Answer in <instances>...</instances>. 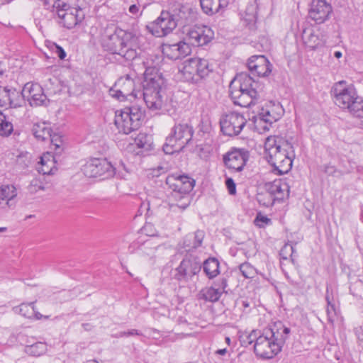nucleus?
Masks as SVG:
<instances>
[{"mask_svg": "<svg viewBox=\"0 0 363 363\" xmlns=\"http://www.w3.org/2000/svg\"><path fill=\"white\" fill-rule=\"evenodd\" d=\"M268 162L278 174H284L292 167L295 157L293 145L281 137L269 136L264 143Z\"/></svg>", "mask_w": 363, "mask_h": 363, "instance_id": "nucleus-1", "label": "nucleus"}, {"mask_svg": "<svg viewBox=\"0 0 363 363\" xmlns=\"http://www.w3.org/2000/svg\"><path fill=\"white\" fill-rule=\"evenodd\" d=\"M143 90L134 92L135 97L141 99L147 108L151 111H159L162 108L163 94L165 89V80L161 74L152 72V69H147L144 74L142 83Z\"/></svg>", "mask_w": 363, "mask_h": 363, "instance_id": "nucleus-2", "label": "nucleus"}, {"mask_svg": "<svg viewBox=\"0 0 363 363\" xmlns=\"http://www.w3.org/2000/svg\"><path fill=\"white\" fill-rule=\"evenodd\" d=\"M258 84L247 72L237 74L229 86L230 96L235 105L250 107L259 99Z\"/></svg>", "mask_w": 363, "mask_h": 363, "instance_id": "nucleus-3", "label": "nucleus"}, {"mask_svg": "<svg viewBox=\"0 0 363 363\" xmlns=\"http://www.w3.org/2000/svg\"><path fill=\"white\" fill-rule=\"evenodd\" d=\"M166 184L172 190L169 196V209L174 212L186 209L190 204L189 193L194 187V180L185 175L172 174L166 178Z\"/></svg>", "mask_w": 363, "mask_h": 363, "instance_id": "nucleus-4", "label": "nucleus"}, {"mask_svg": "<svg viewBox=\"0 0 363 363\" xmlns=\"http://www.w3.org/2000/svg\"><path fill=\"white\" fill-rule=\"evenodd\" d=\"M194 132L191 124L184 121L176 122L163 145L164 153L171 155L183 150L191 142Z\"/></svg>", "mask_w": 363, "mask_h": 363, "instance_id": "nucleus-5", "label": "nucleus"}, {"mask_svg": "<svg viewBox=\"0 0 363 363\" xmlns=\"http://www.w3.org/2000/svg\"><path fill=\"white\" fill-rule=\"evenodd\" d=\"M145 117L144 108L137 104L126 106L118 113L116 112L114 123L119 132L124 134L138 130Z\"/></svg>", "mask_w": 363, "mask_h": 363, "instance_id": "nucleus-6", "label": "nucleus"}, {"mask_svg": "<svg viewBox=\"0 0 363 363\" xmlns=\"http://www.w3.org/2000/svg\"><path fill=\"white\" fill-rule=\"evenodd\" d=\"M53 7L57 10L58 17L62 21L63 26L68 29L74 28L81 23L85 16L84 11L78 4L71 6L65 0H57Z\"/></svg>", "mask_w": 363, "mask_h": 363, "instance_id": "nucleus-7", "label": "nucleus"}, {"mask_svg": "<svg viewBox=\"0 0 363 363\" xmlns=\"http://www.w3.org/2000/svg\"><path fill=\"white\" fill-rule=\"evenodd\" d=\"M82 170L87 177H99L102 180L113 177L116 173L111 162L101 158L89 160L83 165Z\"/></svg>", "mask_w": 363, "mask_h": 363, "instance_id": "nucleus-8", "label": "nucleus"}, {"mask_svg": "<svg viewBox=\"0 0 363 363\" xmlns=\"http://www.w3.org/2000/svg\"><path fill=\"white\" fill-rule=\"evenodd\" d=\"M331 95L335 104L342 109L350 108L357 96L354 88L347 85L345 81H340L334 84L331 89Z\"/></svg>", "mask_w": 363, "mask_h": 363, "instance_id": "nucleus-9", "label": "nucleus"}, {"mask_svg": "<svg viewBox=\"0 0 363 363\" xmlns=\"http://www.w3.org/2000/svg\"><path fill=\"white\" fill-rule=\"evenodd\" d=\"M176 28V23L168 11H162L155 21L146 26L147 30L157 38L167 35Z\"/></svg>", "mask_w": 363, "mask_h": 363, "instance_id": "nucleus-10", "label": "nucleus"}, {"mask_svg": "<svg viewBox=\"0 0 363 363\" xmlns=\"http://www.w3.org/2000/svg\"><path fill=\"white\" fill-rule=\"evenodd\" d=\"M201 269V264L197 257L191 255L186 256L176 269L174 278L179 281L187 282L197 274Z\"/></svg>", "mask_w": 363, "mask_h": 363, "instance_id": "nucleus-11", "label": "nucleus"}, {"mask_svg": "<svg viewBox=\"0 0 363 363\" xmlns=\"http://www.w3.org/2000/svg\"><path fill=\"white\" fill-rule=\"evenodd\" d=\"M247 120L244 116L236 112L226 114L220 120V129L224 135L235 136L240 133L246 124Z\"/></svg>", "mask_w": 363, "mask_h": 363, "instance_id": "nucleus-12", "label": "nucleus"}, {"mask_svg": "<svg viewBox=\"0 0 363 363\" xmlns=\"http://www.w3.org/2000/svg\"><path fill=\"white\" fill-rule=\"evenodd\" d=\"M133 38L131 33L123 30L115 31L104 40V47L111 52L118 55L123 48L129 46V41Z\"/></svg>", "mask_w": 363, "mask_h": 363, "instance_id": "nucleus-13", "label": "nucleus"}, {"mask_svg": "<svg viewBox=\"0 0 363 363\" xmlns=\"http://www.w3.org/2000/svg\"><path fill=\"white\" fill-rule=\"evenodd\" d=\"M19 102L24 103L26 99L31 106H42L45 104L47 96L43 88L38 84L26 83L20 95Z\"/></svg>", "mask_w": 363, "mask_h": 363, "instance_id": "nucleus-14", "label": "nucleus"}, {"mask_svg": "<svg viewBox=\"0 0 363 363\" xmlns=\"http://www.w3.org/2000/svg\"><path fill=\"white\" fill-rule=\"evenodd\" d=\"M213 38V30L206 26H195L188 30L186 40L194 46L208 44Z\"/></svg>", "mask_w": 363, "mask_h": 363, "instance_id": "nucleus-15", "label": "nucleus"}, {"mask_svg": "<svg viewBox=\"0 0 363 363\" xmlns=\"http://www.w3.org/2000/svg\"><path fill=\"white\" fill-rule=\"evenodd\" d=\"M332 12L333 7L326 0H312L308 16L316 23L320 24L329 19Z\"/></svg>", "mask_w": 363, "mask_h": 363, "instance_id": "nucleus-16", "label": "nucleus"}, {"mask_svg": "<svg viewBox=\"0 0 363 363\" xmlns=\"http://www.w3.org/2000/svg\"><path fill=\"white\" fill-rule=\"evenodd\" d=\"M249 159V152L243 149H235L223 157L225 165L230 169L241 172Z\"/></svg>", "mask_w": 363, "mask_h": 363, "instance_id": "nucleus-17", "label": "nucleus"}, {"mask_svg": "<svg viewBox=\"0 0 363 363\" xmlns=\"http://www.w3.org/2000/svg\"><path fill=\"white\" fill-rule=\"evenodd\" d=\"M274 345V342L264 332L262 335L256 338L254 352L257 356L263 359H272L280 352Z\"/></svg>", "mask_w": 363, "mask_h": 363, "instance_id": "nucleus-18", "label": "nucleus"}, {"mask_svg": "<svg viewBox=\"0 0 363 363\" xmlns=\"http://www.w3.org/2000/svg\"><path fill=\"white\" fill-rule=\"evenodd\" d=\"M264 332L266 335L274 342V347H276V348L281 351L290 333V329L284 327L283 324L279 322L264 329Z\"/></svg>", "mask_w": 363, "mask_h": 363, "instance_id": "nucleus-19", "label": "nucleus"}, {"mask_svg": "<svg viewBox=\"0 0 363 363\" xmlns=\"http://www.w3.org/2000/svg\"><path fill=\"white\" fill-rule=\"evenodd\" d=\"M247 67L252 74L267 77L271 73L272 65L264 55H254L249 58Z\"/></svg>", "mask_w": 363, "mask_h": 363, "instance_id": "nucleus-20", "label": "nucleus"}, {"mask_svg": "<svg viewBox=\"0 0 363 363\" xmlns=\"http://www.w3.org/2000/svg\"><path fill=\"white\" fill-rule=\"evenodd\" d=\"M289 184L286 179H275L265 184V190L274 199V201H282L289 196Z\"/></svg>", "mask_w": 363, "mask_h": 363, "instance_id": "nucleus-21", "label": "nucleus"}, {"mask_svg": "<svg viewBox=\"0 0 363 363\" xmlns=\"http://www.w3.org/2000/svg\"><path fill=\"white\" fill-rule=\"evenodd\" d=\"M17 194V189L13 185H1L0 186L1 208L5 211L14 208L16 206L15 198Z\"/></svg>", "mask_w": 363, "mask_h": 363, "instance_id": "nucleus-22", "label": "nucleus"}, {"mask_svg": "<svg viewBox=\"0 0 363 363\" xmlns=\"http://www.w3.org/2000/svg\"><path fill=\"white\" fill-rule=\"evenodd\" d=\"M15 96L20 97L19 93L16 89H9L7 87L0 86V107L10 106L16 108L21 106L19 99L16 101L13 99Z\"/></svg>", "mask_w": 363, "mask_h": 363, "instance_id": "nucleus-23", "label": "nucleus"}, {"mask_svg": "<svg viewBox=\"0 0 363 363\" xmlns=\"http://www.w3.org/2000/svg\"><path fill=\"white\" fill-rule=\"evenodd\" d=\"M229 0H200L203 11L208 15H213L227 7Z\"/></svg>", "mask_w": 363, "mask_h": 363, "instance_id": "nucleus-24", "label": "nucleus"}, {"mask_svg": "<svg viewBox=\"0 0 363 363\" xmlns=\"http://www.w3.org/2000/svg\"><path fill=\"white\" fill-rule=\"evenodd\" d=\"M302 40L310 50H315L322 45V40L313 29H305L302 33Z\"/></svg>", "mask_w": 363, "mask_h": 363, "instance_id": "nucleus-25", "label": "nucleus"}, {"mask_svg": "<svg viewBox=\"0 0 363 363\" xmlns=\"http://www.w3.org/2000/svg\"><path fill=\"white\" fill-rule=\"evenodd\" d=\"M118 85L121 86V89H119L121 95H124L125 98L130 96L136 99L134 92H137L138 90L134 88L135 84L133 79L128 75H126L124 78L119 79Z\"/></svg>", "mask_w": 363, "mask_h": 363, "instance_id": "nucleus-26", "label": "nucleus"}, {"mask_svg": "<svg viewBox=\"0 0 363 363\" xmlns=\"http://www.w3.org/2000/svg\"><path fill=\"white\" fill-rule=\"evenodd\" d=\"M196 66L197 64H196L194 58H190L184 62L182 72L187 80L196 82L199 79Z\"/></svg>", "mask_w": 363, "mask_h": 363, "instance_id": "nucleus-27", "label": "nucleus"}, {"mask_svg": "<svg viewBox=\"0 0 363 363\" xmlns=\"http://www.w3.org/2000/svg\"><path fill=\"white\" fill-rule=\"evenodd\" d=\"M222 291L219 289L213 286L205 287L199 291L198 298L214 303L219 300Z\"/></svg>", "mask_w": 363, "mask_h": 363, "instance_id": "nucleus-28", "label": "nucleus"}, {"mask_svg": "<svg viewBox=\"0 0 363 363\" xmlns=\"http://www.w3.org/2000/svg\"><path fill=\"white\" fill-rule=\"evenodd\" d=\"M54 160V157L50 153L48 152L44 154L40 157V162L39 163V167H38V172L43 175L52 174V167H54L55 163Z\"/></svg>", "mask_w": 363, "mask_h": 363, "instance_id": "nucleus-29", "label": "nucleus"}, {"mask_svg": "<svg viewBox=\"0 0 363 363\" xmlns=\"http://www.w3.org/2000/svg\"><path fill=\"white\" fill-rule=\"evenodd\" d=\"M32 131L34 136L42 141L51 137L52 130L45 123L34 124Z\"/></svg>", "mask_w": 363, "mask_h": 363, "instance_id": "nucleus-30", "label": "nucleus"}, {"mask_svg": "<svg viewBox=\"0 0 363 363\" xmlns=\"http://www.w3.org/2000/svg\"><path fill=\"white\" fill-rule=\"evenodd\" d=\"M204 237V231L198 230L194 235H188L184 240V244L189 248H197L201 245Z\"/></svg>", "mask_w": 363, "mask_h": 363, "instance_id": "nucleus-31", "label": "nucleus"}, {"mask_svg": "<svg viewBox=\"0 0 363 363\" xmlns=\"http://www.w3.org/2000/svg\"><path fill=\"white\" fill-rule=\"evenodd\" d=\"M203 271L209 279L216 277L219 274V262L216 258H209L203 262Z\"/></svg>", "mask_w": 363, "mask_h": 363, "instance_id": "nucleus-32", "label": "nucleus"}, {"mask_svg": "<svg viewBox=\"0 0 363 363\" xmlns=\"http://www.w3.org/2000/svg\"><path fill=\"white\" fill-rule=\"evenodd\" d=\"M325 300L327 301L326 313L328 320L330 323H333L337 316V310L334 303L333 297L329 294L328 288L326 290Z\"/></svg>", "mask_w": 363, "mask_h": 363, "instance_id": "nucleus-33", "label": "nucleus"}, {"mask_svg": "<svg viewBox=\"0 0 363 363\" xmlns=\"http://www.w3.org/2000/svg\"><path fill=\"white\" fill-rule=\"evenodd\" d=\"M186 11L187 9L183 6L176 7L172 11H169L174 23H176V27L179 23L184 25L186 23Z\"/></svg>", "mask_w": 363, "mask_h": 363, "instance_id": "nucleus-34", "label": "nucleus"}, {"mask_svg": "<svg viewBox=\"0 0 363 363\" xmlns=\"http://www.w3.org/2000/svg\"><path fill=\"white\" fill-rule=\"evenodd\" d=\"M196 67L198 68L197 74L199 79L204 78L208 76V74L212 71L209 67L208 61L206 59L195 57Z\"/></svg>", "mask_w": 363, "mask_h": 363, "instance_id": "nucleus-35", "label": "nucleus"}, {"mask_svg": "<svg viewBox=\"0 0 363 363\" xmlns=\"http://www.w3.org/2000/svg\"><path fill=\"white\" fill-rule=\"evenodd\" d=\"M349 112L354 116L357 118L363 117V99L357 96V99L354 100L350 108H347Z\"/></svg>", "mask_w": 363, "mask_h": 363, "instance_id": "nucleus-36", "label": "nucleus"}, {"mask_svg": "<svg viewBox=\"0 0 363 363\" xmlns=\"http://www.w3.org/2000/svg\"><path fill=\"white\" fill-rule=\"evenodd\" d=\"M13 124L6 119V116L0 111V135L9 136L13 132Z\"/></svg>", "mask_w": 363, "mask_h": 363, "instance_id": "nucleus-37", "label": "nucleus"}, {"mask_svg": "<svg viewBox=\"0 0 363 363\" xmlns=\"http://www.w3.org/2000/svg\"><path fill=\"white\" fill-rule=\"evenodd\" d=\"M46 345L43 342H38L32 345L27 346L26 352L32 356H40L46 351Z\"/></svg>", "mask_w": 363, "mask_h": 363, "instance_id": "nucleus-38", "label": "nucleus"}, {"mask_svg": "<svg viewBox=\"0 0 363 363\" xmlns=\"http://www.w3.org/2000/svg\"><path fill=\"white\" fill-rule=\"evenodd\" d=\"M242 275L247 279H252L257 274L256 269L249 262H244L239 266Z\"/></svg>", "mask_w": 363, "mask_h": 363, "instance_id": "nucleus-39", "label": "nucleus"}, {"mask_svg": "<svg viewBox=\"0 0 363 363\" xmlns=\"http://www.w3.org/2000/svg\"><path fill=\"white\" fill-rule=\"evenodd\" d=\"M136 145L140 148L149 150L152 145L151 136L145 133H140L135 138Z\"/></svg>", "mask_w": 363, "mask_h": 363, "instance_id": "nucleus-40", "label": "nucleus"}, {"mask_svg": "<svg viewBox=\"0 0 363 363\" xmlns=\"http://www.w3.org/2000/svg\"><path fill=\"white\" fill-rule=\"evenodd\" d=\"M19 313L28 318H33L35 314L34 303H22L19 306Z\"/></svg>", "mask_w": 363, "mask_h": 363, "instance_id": "nucleus-41", "label": "nucleus"}, {"mask_svg": "<svg viewBox=\"0 0 363 363\" xmlns=\"http://www.w3.org/2000/svg\"><path fill=\"white\" fill-rule=\"evenodd\" d=\"M164 50L169 58L172 60L181 59L180 55L178 52L177 43L174 44H164Z\"/></svg>", "mask_w": 363, "mask_h": 363, "instance_id": "nucleus-42", "label": "nucleus"}, {"mask_svg": "<svg viewBox=\"0 0 363 363\" xmlns=\"http://www.w3.org/2000/svg\"><path fill=\"white\" fill-rule=\"evenodd\" d=\"M257 200L259 204L269 207L272 206L274 203V199L272 198V196L265 190L264 192L259 193L257 196Z\"/></svg>", "mask_w": 363, "mask_h": 363, "instance_id": "nucleus-43", "label": "nucleus"}, {"mask_svg": "<svg viewBox=\"0 0 363 363\" xmlns=\"http://www.w3.org/2000/svg\"><path fill=\"white\" fill-rule=\"evenodd\" d=\"M178 52L180 55V58H183L189 55L191 52V43L186 40V37L183 40L177 43Z\"/></svg>", "mask_w": 363, "mask_h": 363, "instance_id": "nucleus-44", "label": "nucleus"}, {"mask_svg": "<svg viewBox=\"0 0 363 363\" xmlns=\"http://www.w3.org/2000/svg\"><path fill=\"white\" fill-rule=\"evenodd\" d=\"M28 189L30 194H35L39 190H44L45 187L40 178H35L30 182Z\"/></svg>", "mask_w": 363, "mask_h": 363, "instance_id": "nucleus-45", "label": "nucleus"}, {"mask_svg": "<svg viewBox=\"0 0 363 363\" xmlns=\"http://www.w3.org/2000/svg\"><path fill=\"white\" fill-rule=\"evenodd\" d=\"M294 253V247L291 244H285L280 250V256L283 259H287L290 257L292 260Z\"/></svg>", "mask_w": 363, "mask_h": 363, "instance_id": "nucleus-46", "label": "nucleus"}, {"mask_svg": "<svg viewBox=\"0 0 363 363\" xmlns=\"http://www.w3.org/2000/svg\"><path fill=\"white\" fill-rule=\"evenodd\" d=\"M127 60H131L136 57L137 52L135 49L132 48L131 43L129 41V46L126 48H123L118 54Z\"/></svg>", "mask_w": 363, "mask_h": 363, "instance_id": "nucleus-47", "label": "nucleus"}, {"mask_svg": "<svg viewBox=\"0 0 363 363\" xmlns=\"http://www.w3.org/2000/svg\"><path fill=\"white\" fill-rule=\"evenodd\" d=\"M50 141L52 145L55 146V150L56 154H60L61 153V146L62 145V140L61 139V136L58 134H52L51 137L48 138Z\"/></svg>", "mask_w": 363, "mask_h": 363, "instance_id": "nucleus-48", "label": "nucleus"}, {"mask_svg": "<svg viewBox=\"0 0 363 363\" xmlns=\"http://www.w3.org/2000/svg\"><path fill=\"white\" fill-rule=\"evenodd\" d=\"M324 172L330 176L337 177L339 175H342V173L340 171H338L334 166L330 164H326L324 167Z\"/></svg>", "mask_w": 363, "mask_h": 363, "instance_id": "nucleus-49", "label": "nucleus"}, {"mask_svg": "<svg viewBox=\"0 0 363 363\" xmlns=\"http://www.w3.org/2000/svg\"><path fill=\"white\" fill-rule=\"evenodd\" d=\"M262 121L272 124L274 121H277V118L270 114L269 111H263L260 116Z\"/></svg>", "mask_w": 363, "mask_h": 363, "instance_id": "nucleus-50", "label": "nucleus"}, {"mask_svg": "<svg viewBox=\"0 0 363 363\" xmlns=\"http://www.w3.org/2000/svg\"><path fill=\"white\" fill-rule=\"evenodd\" d=\"M262 121L272 124L274 121H277V118L270 114L269 111H263L260 116Z\"/></svg>", "mask_w": 363, "mask_h": 363, "instance_id": "nucleus-51", "label": "nucleus"}, {"mask_svg": "<svg viewBox=\"0 0 363 363\" xmlns=\"http://www.w3.org/2000/svg\"><path fill=\"white\" fill-rule=\"evenodd\" d=\"M225 185L228 189L229 194L234 195L236 193L235 184L232 178H227Z\"/></svg>", "mask_w": 363, "mask_h": 363, "instance_id": "nucleus-52", "label": "nucleus"}, {"mask_svg": "<svg viewBox=\"0 0 363 363\" xmlns=\"http://www.w3.org/2000/svg\"><path fill=\"white\" fill-rule=\"evenodd\" d=\"M165 172L163 167L159 166L157 168L150 169V175L152 177H158Z\"/></svg>", "mask_w": 363, "mask_h": 363, "instance_id": "nucleus-53", "label": "nucleus"}, {"mask_svg": "<svg viewBox=\"0 0 363 363\" xmlns=\"http://www.w3.org/2000/svg\"><path fill=\"white\" fill-rule=\"evenodd\" d=\"M216 285L218 286L217 289H219V290L221 291L222 293L225 292V289L228 286L227 279L225 278H222L221 279L218 281Z\"/></svg>", "mask_w": 363, "mask_h": 363, "instance_id": "nucleus-54", "label": "nucleus"}, {"mask_svg": "<svg viewBox=\"0 0 363 363\" xmlns=\"http://www.w3.org/2000/svg\"><path fill=\"white\" fill-rule=\"evenodd\" d=\"M110 92H111V96L113 97H115V98H116L117 99H118L120 101H123V100H125L126 99L124 96V95H121L120 94L119 89L115 90V89H111L110 90Z\"/></svg>", "mask_w": 363, "mask_h": 363, "instance_id": "nucleus-55", "label": "nucleus"}, {"mask_svg": "<svg viewBox=\"0 0 363 363\" xmlns=\"http://www.w3.org/2000/svg\"><path fill=\"white\" fill-rule=\"evenodd\" d=\"M56 53L60 60H64L66 57V52L64 49L59 45L56 46Z\"/></svg>", "mask_w": 363, "mask_h": 363, "instance_id": "nucleus-56", "label": "nucleus"}, {"mask_svg": "<svg viewBox=\"0 0 363 363\" xmlns=\"http://www.w3.org/2000/svg\"><path fill=\"white\" fill-rule=\"evenodd\" d=\"M262 222V223H264L266 224L269 223L271 222L270 219L268 218L266 216H261V215H258L257 217H256V219H255V222L256 223H258V222Z\"/></svg>", "mask_w": 363, "mask_h": 363, "instance_id": "nucleus-57", "label": "nucleus"}, {"mask_svg": "<svg viewBox=\"0 0 363 363\" xmlns=\"http://www.w3.org/2000/svg\"><path fill=\"white\" fill-rule=\"evenodd\" d=\"M129 12L133 15H137L139 12V6L137 4H133L129 6Z\"/></svg>", "mask_w": 363, "mask_h": 363, "instance_id": "nucleus-58", "label": "nucleus"}, {"mask_svg": "<svg viewBox=\"0 0 363 363\" xmlns=\"http://www.w3.org/2000/svg\"><path fill=\"white\" fill-rule=\"evenodd\" d=\"M255 338H256V335L255 334V331H253L251 334H250L247 337V344L248 345L252 344Z\"/></svg>", "mask_w": 363, "mask_h": 363, "instance_id": "nucleus-59", "label": "nucleus"}, {"mask_svg": "<svg viewBox=\"0 0 363 363\" xmlns=\"http://www.w3.org/2000/svg\"><path fill=\"white\" fill-rule=\"evenodd\" d=\"M142 334L135 329H132L127 331V337L130 335H141Z\"/></svg>", "mask_w": 363, "mask_h": 363, "instance_id": "nucleus-60", "label": "nucleus"}, {"mask_svg": "<svg viewBox=\"0 0 363 363\" xmlns=\"http://www.w3.org/2000/svg\"><path fill=\"white\" fill-rule=\"evenodd\" d=\"M43 317L42 314L39 312L35 311V314L33 315V318L36 320H40ZM45 318H48V316H44Z\"/></svg>", "mask_w": 363, "mask_h": 363, "instance_id": "nucleus-61", "label": "nucleus"}, {"mask_svg": "<svg viewBox=\"0 0 363 363\" xmlns=\"http://www.w3.org/2000/svg\"><path fill=\"white\" fill-rule=\"evenodd\" d=\"M246 16H247V18H246V21L254 23L256 21L255 15H248L247 13H246Z\"/></svg>", "mask_w": 363, "mask_h": 363, "instance_id": "nucleus-62", "label": "nucleus"}, {"mask_svg": "<svg viewBox=\"0 0 363 363\" xmlns=\"http://www.w3.org/2000/svg\"><path fill=\"white\" fill-rule=\"evenodd\" d=\"M115 337H127V332L125 331H122V332H120L117 334H116L114 335Z\"/></svg>", "mask_w": 363, "mask_h": 363, "instance_id": "nucleus-63", "label": "nucleus"}, {"mask_svg": "<svg viewBox=\"0 0 363 363\" xmlns=\"http://www.w3.org/2000/svg\"><path fill=\"white\" fill-rule=\"evenodd\" d=\"M82 327L85 330H90L92 328V325L89 323H83Z\"/></svg>", "mask_w": 363, "mask_h": 363, "instance_id": "nucleus-64", "label": "nucleus"}]
</instances>
